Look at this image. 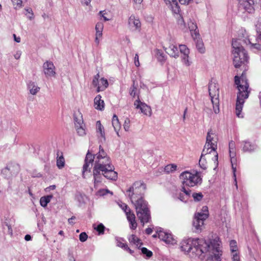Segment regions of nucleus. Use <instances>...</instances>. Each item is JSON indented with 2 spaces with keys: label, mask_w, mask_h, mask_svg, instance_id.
I'll list each match as a JSON object with an SVG mask.
<instances>
[{
  "label": "nucleus",
  "mask_w": 261,
  "mask_h": 261,
  "mask_svg": "<svg viewBox=\"0 0 261 261\" xmlns=\"http://www.w3.org/2000/svg\"><path fill=\"white\" fill-rule=\"evenodd\" d=\"M94 157L95 164L93 170L94 187L101 181L103 175L107 179L116 180L117 178V173L114 171V167L112 164L111 160L107 156L101 145L99 146V151Z\"/></svg>",
  "instance_id": "1"
},
{
  "label": "nucleus",
  "mask_w": 261,
  "mask_h": 261,
  "mask_svg": "<svg viewBox=\"0 0 261 261\" xmlns=\"http://www.w3.org/2000/svg\"><path fill=\"white\" fill-rule=\"evenodd\" d=\"M145 189L146 186L142 181H137L126 191L127 195L135 205L138 218L143 224L148 222L150 218L147 203L142 197Z\"/></svg>",
  "instance_id": "2"
},
{
  "label": "nucleus",
  "mask_w": 261,
  "mask_h": 261,
  "mask_svg": "<svg viewBox=\"0 0 261 261\" xmlns=\"http://www.w3.org/2000/svg\"><path fill=\"white\" fill-rule=\"evenodd\" d=\"M208 247L207 242L203 239L189 238L180 243L181 251L191 257L201 256Z\"/></svg>",
  "instance_id": "3"
},
{
  "label": "nucleus",
  "mask_w": 261,
  "mask_h": 261,
  "mask_svg": "<svg viewBox=\"0 0 261 261\" xmlns=\"http://www.w3.org/2000/svg\"><path fill=\"white\" fill-rule=\"evenodd\" d=\"M234 82L237 85L239 92L236 104V114L239 118H243V115L241 113L245 99L248 97L249 91L248 90L249 84L245 76L242 75L240 77L238 76L234 77Z\"/></svg>",
  "instance_id": "4"
},
{
  "label": "nucleus",
  "mask_w": 261,
  "mask_h": 261,
  "mask_svg": "<svg viewBox=\"0 0 261 261\" xmlns=\"http://www.w3.org/2000/svg\"><path fill=\"white\" fill-rule=\"evenodd\" d=\"M208 247L203 253H208L206 261H221L222 251L219 238H215L210 242H207Z\"/></svg>",
  "instance_id": "5"
},
{
  "label": "nucleus",
  "mask_w": 261,
  "mask_h": 261,
  "mask_svg": "<svg viewBox=\"0 0 261 261\" xmlns=\"http://www.w3.org/2000/svg\"><path fill=\"white\" fill-rule=\"evenodd\" d=\"M183 185L188 187H194L202 182V177L200 172L193 171V172L185 171L182 172L180 176Z\"/></svg>",
  "instance_id": "6"
},
{
  "label": "nucleus",
  "mask_w": 261,
  "mask_h": 261,
  "mask_svg": "<svg viewBox=\"0 0 261 261\" xmlns=\"http://www.w3.org/2000/svg\"><path fill=\"white\" fill-rule=\"evenodd\" d=\"M208 211L206 206L202 207L201 212L195 214L193 221V226L196 232H200L204 228V222L208 218Z\"/></svg>",
  "instance_id": "7"
},
{
  "label": "nucleus",
  "mask_w": 261,
  "mask_h": 261,
  "mask_svg": "<svg viewBox=\"0 0 261 261\" xmlns=\"http://www.w3.org/2000/svg\"><path fill=\"white\" fill-rule=\"evenodd\" d=\"M209 95L213 106L214 111L216 114L219 112V87L218 84L211 81L208 86Z\"/></svg>",
  "instance_id": "8"
},
{
  "label": "nucleus",
  "mask_w": 261,
  "mask_h": 261,
  "mask_svg": "<svg viewBox=\"0 0 261 261\" xmlns=\"http://www.w3.org/2000/svg\"><path fill=\"white\" fill-rule=\"evenodd\" d=\"M211 158L214 161L216 168L218 165V154L216 150L212 149L208 151L206 149H203L199 161V165L201 168L205 170L207 168V162L206 160Z\"/></svg>",
  "instance_id": "9"
},
{
  "label": "nucleus",
  "mask_w": 261,
  "mask_h": 261,
  "mask_svg": "<svg viewBox=\"0 0 261 261\" xmlns=\"http://www.w3.org/2000/svg\"><path fill=\"white\" fill-rule=\"evenodd\" d=\"M217 143V138L216 136L212 130H210L207 134L206 142L203 149H207L208 151L211 150L212 149H213V150H216Z\"/></svg>",
  "instance_id": "10"
},
{
  "label": "nucleus",
  "mask_w": 261,
  "mask_h": 261,
  "mask_svg": "<svg viewBox=\"0 0 261 261\" xmlns=\"http://www.w3.org/2000/svg\"><path fill=\"white\" fill-rule=\"evenodd\" d=\"M74 124L77 133L80 136L86 135L85 124L82 119V116L80 114L79 116L74 115Z\"/></svg>",
  "instance_id": "11"
},
{
  "label": "nucleus",
  "mask_w": 261,
  "mask_h": 261,
  "mask_svg": "<svg viewBox=\"0 0 261 261\" xmlns=\"http://www.w3.org/2000/svg\"><path fill=\"white\" fill-rule=\"evenodd\" d=\"M43 69L46 77H56V67L52 62L47 61L44 62L43 65Z\"/></svg>",
  "instance_id": "12"
},
{
  "label": "nucleus",
  "mask_w": 261,
  "mask_h": 261,
  "mask_svg": "<svg viewBox=\"0 0 261 261\" xmlns=\"http://www.w3.org/2000/svg\"><path fill=\"white\" fill-rule=\"evenodd\" d=\"M94 160V156L88 152L87 153L86 156L85 160V164L83 167V176L85 178V174L86 172H90L91 169L93 165V162Z\"/></svg>",
  "instance_id": "13"
},
{
  "label": "nucleus",
  "mask_w": 261,
  "mask_h": 261,
  "mask_svg": "<svg viewBox=\"0 0 261 261\" xmlns=\"http://www.w3.org/2000/svg\"><path fill=\"white\" fill-rule=\"evenodd\" d=\"M157 233L158 237L166 243L172 245L176 244V241L171 233L162 230H158Z\"/></svg>",
  "instance_id": "14"
},
{
  "label": "nucleus",
  "mask_w": 261,
  "mask_h": 261,
  "mask_svg": "<svg viewBox=\"0 0 261 261\" xmlns=\"http://www.w3.org/2000/svg\"><path fill=\"white\" fill-rule=\"evenodd\" d=\"M179 49L180 53L181 54V61L187 66H189L191 62L189 60V55L190 54V50L186 45L181 44L179 45Z\"/></svg>",
  "instance_id": "15"
},
{
  "label": "nucleus",
  "mask_w": 261,
  "mask_h": 261,
  "mask_svg": "<svg viewBox=\"0 0 261 261\" xmlns=\"http://www.w3.org/2000/svg\"><path fill=\"white\" fill-rule=\"evenodd\" d=\"M134 106L137 109H140L141 112L143 114L150 116L151 115V109L149 106L144 102H141L138 98L134 102Z\"/></svg>",
  "instance_id": "16"
},
{
  "label": "nucleus",
  "mask_w": 261,
  "mask_h": 261,
  "mask_svg": "<svg viewBox=\"0 0 261 261\" xmlns=\"http://www.w3.org/2000/svg\"><path fill=\"white\" fill-rule=\"evenodd\" d=\"M253 0H240L239 1L240 8L243 9L245 11L249 13H252L254 12Z\"/></svg>",
  "instance_id": "17"
},
{
  "label": "nucleus",
  "mask_w": 261,
  "mask_h": 261,
  "mask_svg": "<svg viewBox=\"0 0 261 261\" xmlns=\"http://www.w3.org/2000/svg\"><path fill=\"white\" fill-rule=\"evenodd\" d=\"M128 24L130 29L133 31L139 30L141 26L139 18L136 17L134 15H132L129 17Z\"/></svg>",
  "instance_id": "18"
},
{
  "label": "nucleus",
  "mask_w": 261,
  "mask_h": 261,
  "mask_svg": "<svg viewBox=\"0 0 261 261\" xmlns=\"http://www.w3.org/2000/svg\"><path fill=\"white\" fill-rule=\"evenodd\" d=\"M165 51L171 57L177 58L179 57L178 49L176 44L170 43L168 46H164Z\"/></svg>",
  "instance_id": "19"
},
{
  "label": "nucleus",
  "mask_w": 261,
  "mask_h": 261,
  "mask_svg": "<svg viewBox=\"0 0 261 261\" xmlns=\"http://www.w3.org/2000/svg\"><path fill=\"white\" fill-rule=\"evenodd\" d=\"M188 27L191 32V36L194 40H196V38H197L200 36L198 27L195 22L190 21L188 22Z\"/></svg>",
  "instance_id": "20"
},
{
  "label": "nucleus",
  "mask_w": 261,
  "mask_h": 261,
  "mask_svg": "<svg viewBox=\"0 0 261 261\" xmlns=\"http://www.w3.org/2000/svg\"><path fill=\"white\" fill-rule=\"evenodd\" d=\"M96 132L97 136L101 141H105V133L104 131V127L101 125L100 121H97L96 123Z\"/></svg>",
  "instance_id": "21"
},
{
  "label": "nucleus",
  "mask_w": 261,
  "mask_h": 261,
  "mask_svg": "<svg viewBox=\"0 0 261 261\" xmlns=\"http://www.w3.org/2000/svg\"><path fill=\"white\" fill-rule=\"evenodd\" d=\"M116 245L124 250L128 251L130 254H133L134 251L130 249L126 243H124V240L122 238H116Z\"/></svg>",
  "instance_id": "22"
},
{
  "label": "nucleus",
  "mask_w": 261,
  "mask_h": 261,
  "mask_svg": "<svg viewBox=\"0 0 261 261\" xmlns=\"http://www.w3.org/2000/svg\"><path fill=\"white\" fill-rule=\"evenodd\" d=\"M28 89L29 90L30 94L32 95H36L40 89L37 84L32 81H29L27 84Z\"/></svg>",
  "instance_id": "23"
},
{
  "label": "nucleus",
  "mask_w": 261,
  "mask_h": 261,
  "mask_svg": "<svg viewBox=\"0 0 261 261\" xmlns=\"http://www.w3.org/2000/svg\"><path fill=\"white\" fill-rule=\"evenodd\" d=\"M101 98V96L100 95H97L94 98L95 108L100 111L103 109L105 106L104 101Z\"/></svg>",
  "instance_id": "24"
},
{
  "label": "nucleus",
  "mask_w": 261,
  "mask_h": 261,
  "mask_svg": "<svg viewBox=\"0 0 261 261\" xmlns=\"http://www.w3.org/2000/svg\"><path fill=\"white\" fill-rule=\"evenodd\" d=\"M112 123L115 131L116 132L117 135L119 136V130L121 128V124L119 122L118 117L116 115H114L113 117Z\"/></svg>",
  "instance_id": "25"
},
{
  "label": "nucleus",
  "mask_w": 261,
  "mask_h": 261,
  "mask_svg": "<svg viewBox=\"0 0 261 261\" xmlns=\"http://www.w3.org/2000/svg\"><path fill=\"white\" fill-rule=\"evenodd\" d=\"M256 148V146L250 142L245 141L243 142V150L245 152H251Z\"/></svg>",
  "instance_id": "26"
},
{
  "label": "nucleus",
  "mask_w": 261,
  "mask_h": 261,
  "mask_svg": "<svg viewBox=\"0 0 261 261\" xmlns=\"http://www.w3.org/2000/svg\"><path fill=\"white\" fill-rule=\"evenodd\" d=\"M181 191L185 195H184L183 193H180L178 196V198L182 201L186 202L188 198L190 196L191 190L186 189L185 187H183Z\"/></svg>",
  "instance_id": "27"
},
{
  "label": "nucleus",
  "mask_w": 261,
  "mask_h": 261,
  "mask_svg": "<svg viewBox=\"0 0 261 261\" xmlns=\"http://www.w3.org/2000/svg\"><path fill=\"white\" fill-rule=\"evenodd\" d=\"M229 153H230V157L231 158V163L232 168L233 172V176L234 177V181L236 182V188H238V185H237V180H236V173H235L237 169H236V167H234V165H233L234 162L236 161V159H235V155H236L235 151H232V150L229 151Z\"/></svg>",
  "instance_id": "28"
},
{
  "label": "nucleus",
  "mask_w": 261,
  "mask_h": 261,
  "mask_svg": "<svg viewBox=\"0 0 261 261\" xmlns=\"http://www.w3.org/2000/svg\"><path fill=\"white\" fill-rule=\"evenodd\" d=\"M65 166V160L62 153L58 152L57 157V166L60 169L63 168Z\"/></svg>",
  "instance_id": "29"
},
{
  "label": "nucleus",
  "mask_w": 261,
  "mask_h": 261,
  "mask_svg": "<svg viewBox=\"0 0 261 261\" xmlns=\"http://www.w3.org/2000/svg\"><path fill=\"white\" fill-rule=\"evenodd\" d=\"M108 86V82L107 80L102 77L100 79L99 85L97 88V92H99L105 90Z\"/></svg>",
  "instance_id": "30"
},
{
  "label": "nucleus",
  "mask_w": 261,
  "mask_h": 261,
  "mask_svg": "<svg viewBox=\"0 0 261 261\" xmlns=\"http://www.w3.org/2000/svg\"><path fill=\"white\" fill-rule=\"evenodd\" d=\"M194 41L195 42L196 47L198 51L200 53H204L205 51V48L204 47V44L203 43L202 39L200 38V36L198 38H196V40H194Z\"/></svg>",
  "instance_id": "31"
},
{
  "label": "nucleus",
  "mask_w": 261,
  "mask_h": 261,
  "mask_svg": "<svg viewBox=\"0 0 261 261\" xmlns=\"http://www.w3.org/2000/svg\"><path fill=\"white\" fill-rule=\"evenodd\" d=\"M104 25L102 22H98L95 25V36L101 37L102 36V31L103 30Z\"/></svg>",
  "instance_id": "32"
},
{
  "label": "nucleus",
  "mask_w": 261,
  "mask_h": 261,
  "mask_svg": "<svg viewBox=\"0 0 261 261\" xmlns=\"http://www.w3.org/2000/svg\"><path fill=\"white\" fill-rule=\"evenodd\" d=\"M128 240L130 243L133 244L136 246H140L142 245L141 240L137 237L135 234L130 235L128 238Z\"/></svg>",
  "instance_id": "33"
},
{
  "label": "nucleus",
  "mask_w": 261,
  "mask_h": 261,
  "mask_svg": "<svg viewBox=\"0 0 261 261\" xmlns=\"http://www.w3.org/2000/svg\"><path fill=\"white\" fill-rule=\"evenodd\" d=\"M171 7L173 12L179 15L180 9L177 1H173V4H171Z\"/></svg>",
  "instance_id": "34"
},
{
  "label": "nucleus",
  "mask_w": 261,
  "mask_h": 261,
  "mask_svg": "<svg viewBox=\"0 0 261 261\" xmlns=\"http://www.w3.org/2000/svg\"><path fill=\"white\" fill-rule=\"evenodd\" d=\"M230 249L231 253L237 252L238 246L237 242L235 240H231L229 242Z\"/></svg>",
  "instance_id": "35"
},
{
  "label": "nucleus",
  "mask_w": 261,
  "mask_h": 261,
  "mask_svg": "<svg viewBox=\"0 0 261 261\" xmlns=\"http://www.w3.org/2000/svg\"><path fill=\"white\" fill-rule=\"evenodd\" d=\"M177 166L175 164L168 165L165 167V171L167 173L172 172L176 170Z\"/></svg>",
  "instance_id": "36"
},
{
  "label": "nucleus",
  "mask_w": 261,
  "mask_h": 261,
  "mask_svg": "<svg viewBox=\"0 0 261 261\" xmlns=\"http://www.w3.org/2000/svg\"><path fill=\"white\" fill-rule=\"evenodd\" d=\"M13 3L14 9H20L22 7V2L21 0H11Z\"/></svg>",
  "instance_id": "37"
},
{
  "label": "nucleus",
  "mask_w": 261,
  "mask_h": 261,
  "mask_svg": "<svg viewBox=\"0 0 261 261\" xmlns=\"http://www.w3.org/2000/svg\"><path fill=\"white\" fill-rule=\"evenodd\" d=\"M156 56L158 59L160 61H163L165 60L164 53L159 49L156 50Z\"/></svg>",
  "instance_id": "38"
},
{
  "label": "nucleus",
  "mask_w": 261,
  "mask_h": 261,
  "mask_svg": "<svg viewBox=\"0 0 261 261\" xmlns=\"http://www.w3.org/2000/svg\"><path fill=\"white\" fill-rule=\"evenodd\" d=\"M177 23L181 29L184 30L186 28V24L180 14L178 15Z\"/></svg>",
  "instance_id": "39"
},
{
  "label": "nucleus",
  "mask_w": 261,
  "mask_h": 261,
  "mask_svg": "<svg viewBox=\"0 0 261 261\" xmlns=\"http://www.w3.org/2000/svg\"><path fill=\"white\" fill-rule=\"evenodd\" d=\"M94 228L98 232L99 234H103L104 233L105 227L102 224L100 223L97 226H94Z\"/></svg>",
  "instance_id": "40"
},
{
  "label": "nucleus",
  "mask_w": 261,
  "mask_h": 261,
  "mask_svg": "<svg viewBox=\"0 0 261 261\" xmlns=\"http://www.w3.org/2000/svg\"><path fill=\"white\" fill-rule=\"evenodd\" d=\"M125 213L127 220H132L136 219V217L134 213L130 210H128Z\"/></svg>",
  "instance_id": "41"
},
{
  "label": "nucleus",
  "mask_w": 261,
  "mask_h": 261,
  "mask_svg": "<svg viewBox=\"0 0 261 261\" xmlns=\"http://www.w3.org/2000/svg\"><path fill=\"white\" fill-rule=\"evenodd\" d=\"M25 11L27 12L25 15L30 20H32L34 18V13L31 8H25Z\"/></svg>",
  "instance_id": "42"
},
{
  "label": "nucleus",
  "mask_w": 261,
  "mask_h": 261,
  "mask_svg": "<svg viewBox=\"0 0 261 261\" xmlns=\"http://www.w3.org/2000/svg\"><path fill=\"white\" fill-rule=\"evenodd\" d=\"M142 253L145 254L148 257H150L152 255V253L151 251L148 250L146 248L143 247L141 249Z\"/></svg>",
  "instance_id": "43"
},
{
  "label": "nucleus",
  "mask_w": 261,
  "mask_h": 261,
  "mask_svg": "<svg viewBox=\"0 0 261 261\" xmlns=\"http://www.w3.org/2000/svg\"><path fill=\"white\" fill-rule=\"evenodd\" d=\"M13 168L12 166H8L3 169L2 172L4 174H8V173H12V168Z\"/></svg>",
  "instance_id": "44"
},
{
  "label": "nucleus",
  "mask_w": 261,
  "mask_h": 261,
  "mask_svg": "<svg viewBox=\"0 0 261 261\" xmlns=\"http://www.w3.org/2000/svg\"><path fill=\"white\" fill-rule=\"evenodd\" d=\"M130 120L128 118H126L124 122L123 128L125 131H128L130 127Z\"/></svg>",
  "instance_id": "45"
},
{
  "label": "nucleus",
  "mask_w": 261,
  "mask_h": 261,
  "mask_svg": "<svg viewBox=\"0 0 261 261\" xmlns=\"http://www.w3.org/2000/svg\"><path fill=\"white\" fill-rule=\"evenodd\" d=\"M231 258L232 261H240V256L237 252L231 253Z\"/></svg>",
  "instance_id": "46"
},
{
  "label": "nucleus",
  "mask_w": 261,
  "mask_h": 261,
  "mask_svg": "<svg viewBox=\"0 0 261 261\" xmlns=\"http://www.w3.org/2000/svg\"><path fill=\"white\" fill-rule=\"evenodd\" d=\"M137 89L136 87L135 86V82H133V85L129 89V94L135 97L136 95V90Z\"/></svg>",
  "instance_id": "47"
},
{
  "label": "nucleus",
  "mask_w": 261,
  "mask_h": 261,
  "mask_svg": "<svg viewBox=\"0 0 261 261\" xmlns=\"http://www.w3.org/2000/svg\"><path fill=\"white\" fill-rule=\"evenodd\" d=\"M99 77V74H97L96 75H95V76L92 81L93 85L95 87H98L99 83V81H98Z\"/></svg>",
  "instance_id": "48"
},
{
  "label": "nucleus",
  "mask_w": 261,
  "mask_h": 261,
  "mask_svg": "<svg viewBox=\"0 0 261 261\" xmlns=\"http://www.w3.org/2000/svg\"><path fill=\"white\" fill-rule=\"evenodd\" d=\"M130 224V228L132 229H135L137 227V223L136 219L128 221Z\"/></svg>",
  "instance_id": "49"
},
{
  "label": "nucleus",
  "mask_w": 261,
  "mask_h": 261,
  "mask_svg": "<svg viewBox=\"0 0 261 261\" xmlns=\"http://www.w3.org/2000/svg\"><path fill=\"white\" fill-rule=\"evenodd\" d=\"M202 196L201 193H194L192 195V197L195 201H200L202 199Z\"/></svg>",
  "instance_id": "50"
},
{
  "label": "nucleus",
  "mask_w": 261,
  "mask_h": 261,
  "mask_svg": "<svg viewBox=\"0 0 261 261\" xmlns=\"http://www.w3.org/2000/svg\"><path fill=\"white\" fill-rule=\"evenodd\" d=\"M110 191L108 190L105 189H100L98 190L97 192V195L98 196H103L105 195L107 193H109Z\"/></svg>",
  "instance_id": "51"
},
{
  "label": "nucleus",
  "mask_w": 261,
  "mask_h": 261,
  "mask_svg": "<svg viewBox=\"0 0 261 261\" xmlns=\"http://www.w3.org/2000/svg\"><path fill=\"white\" fill-rule=\"evenodd\" d=\"M87 238L88 236L85 232H82L79 236L80 240L82 242L86 241Z\"/></svg>",
  "instance_id": "52"
},
{
  "label": "nucleus",
  "mask_w": 261,
  "mask_h": 261,
  "mask_svg": "<svg viewBox=\"0 0 261 261\" xmlns=\"http://www.w3.org/2000/svg\"><path fill=\"white\" fill-rule=\"evenodd\" d=\"M40 205L44 207H45L47 206L48 203L47 202V201H46V199L44 197V196L40 198Z\"/></svg>",
  "instance_id": "53"
},
{
  "label": "nucleus",
  "mask_w": 261,
  "mask_h": 261,
  "mask_svg": "<svg viewBox=\"0 0 261 261\" xmlns=\"http://www.w3.org/2000/svg\"><path fill=\"white\" fill-rule=\"evenodd\" d=\"M119 205H120V207L122 208V210H123L125 213H126L128 210H130L128 207V206L125 203H122V204H120Z\"/></svg>",
  "instance_id": "54"
},
{
  "label": "nucleus",
  "mask_w": 261,
  "mask_h": 261,
  "mask_svg": "<svg viewBox=\"0 0 261 261\" xmlns=\"http://www.w3.org/2000/svg\"><path fill=\"white\" fill-rule=\"evenodd\" d=\"M134 63L135 65L137 67H139L140 66V62L139 61V56L138 54H136L135 55V58H134Z\"/></svg>",
  "instance_id": "55"
},
{
  "label": "nucleus",
  "mask_w": 261,
  "mask_h": 261,
  "mask_svg": "<svg viewBox=\"0 0 261 261\" xmlns=\"http://www.w3.org/2000/svg\"><path fill=\"white\" fill-rule=\"evenodd\" d=\"M234 148H235L234 142L232 141H230L229 143V151H231V150L235 151Z\"/></svg>",
  "instance_id": "56"
},
{
  "label": "nucleus",
  "mask_w": 261,
  "mask_h": 261,
  "mask_svg": "<svg viewBox=\"0 0 261 261\" xmlns=\"http://www.w3.org/2000/svg\"><path fill=\"white\" fill-rule=\"evenodd\" d=\"M92 0H81V3L83 5L87 6H90V3Z\"/></svg>",
  "instance_id": "57"
},
{
  "label": "nucleus",
  "mask_w": 261,
  "mask_h": 261,
  "mask_svg": "<svg viewBox=\"0 0 261 261\" xmlns=\"http://www.w3.org/2000/svg\"><path fill=\"white\" fill-rule=\"evenodd\" d=\"M100 16L102 17L103 18V19L105 21H108L109 20V19L107 18L106 17H105V15L106 14V13L104 11H100L99 13Z\"/></svg>",
  "instance_id": "58"
},
{
  "label": "nucleus",
  "mask_w": 261,
  "mask_h": 261,
  "mask_svg": "<svg viewBox=\"0 0 261 261\" xmlns=\"http://www.w3.org/2000/svg\"><path fill=\"white\" fill-rule=\"evenodd\" d=\"M21 55V53L20 51H17L16 53L14 54V57L15 59L18 60L20 58V56Z\"/></svg>",
  "instance_id": "59"
},
{
  "label": "nucleus",
  "mask_w": 261,
  "mask_h": 261,
  "mask_svg": "<svg viewBox=\"0 0 261 261\" xmlns=\"http://www.w3.org/2000/svg\"><path fill=\"white\" fill-rule=\"evenodd\" d=\"M75 219H76V218L75 216H72L70 218L68 219V222L70 224H74L73 220H74Z\"/></svg>",
  "instance_id": "60"
},
{
  "label": "nucleus",
  "mask_w": 261,
  "mask_h": 261,
  "mask_svg": "<svg viewBox=\"0 0 261 261\" xmlns=\"http://www.w3.org/2000/svg\"><path fill=\"white\" fill-rule=\"evenodd\" d=\"M101 38L102 37H101L95 36V43L97 45H99V44L100 43V41Z\"/></svg>",
  "instance_id": "61"
},
{
  "label": "nucleus",
  "mask_w": 261,
  "mask_h": 261,
  "mask_svg": "<svg viewBox=\"0 0 261 261\" xmlns=\"http://www.w3.org/2000/svg\"><path fill=\"white\" fill-rule=\"evenodd\" d=\"M6 226L8 227V232L9 234H11V235H12L13 234V230H12V229L11 227V226L10 225H9L8 224H6Z\"/></svg>",
  "instance_id": "62"
},
{
  "label": "nucleus",
  "mask_w": 261,
  "mask_h": 261,
  "mask_svg": "<svg viewBox=\"0 0 261 261\" xmlns=\"http://www.w3.org/2000/svg\"><path fill=\"white\" fill-rule=\"evenodd\" d=\"M53 195H48L46 196H44V197L46 199L47 202L48 203L50 201L51 199L53 198Z\"/></svg>",
  "instance_id": "63"
},
{
  "label": "nucleus",
  "mask_w": 261,
  "mask_h": 261,
  "mask_svg": "<svg viewBox=\"0 0 261 261\" xmlns=\"http://www.w3.org/2000/svg\"><path fill=\"white\" fill-rule=\"evenodd\" d=\"M13 37H14V40L17 42V43H19L20 42V38L19 37H16V35L15 34H13Z\"/></svg>",
  "instance_id": "64"
}]
</instances>
